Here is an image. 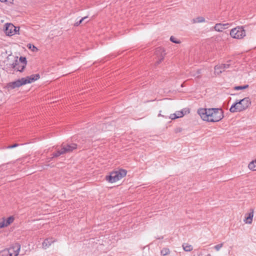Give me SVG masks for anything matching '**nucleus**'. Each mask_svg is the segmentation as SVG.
Segmentation results:
<instances>
[{
    "label": "nucleus",
    "instance_id": "21",
    "mask_svg": "<svg viewBox=\"0 0 256 256\" xmlns=\"http://www.w3.org/2000/svg\"><path fill=\"white\" fill-rule=\"evenodd\" d=\"M12 68L16 70L22 72L23 70H20L22 67L20 66V64H17V62H15V64H12Z\"/></svg>",
    "mask_w": 256,
    "mask_h": 256
},
{
    "label": "nucleus",
    "instance_id": "22",
    "mask_svg": "<svg viewBox=\"0 0 256 256\" xmlns=\"http://www.w3.org/2000/svg\"><path fill=\"white\" fill-rule=\"evenodd\" d=\"M27 46L29 49H30L32 52H37L38 50L37 48H36L34 46L30 44H28Z\"/></svg>",
    "mask_w": 256,
    "mask_h": 256
},
{
    "label": "nucleus",
    "instance_id": "3",
    "mask_svg": "<svg viewBox=\"0 0 256 256\" xmlns=\"http://www.w3.org/2000/svg\"><path fill=\"white\" fill-rule=\"evenodd\" d=\"M251 102L250 98L248 97L244 98L232 104L230 110L231 112H242L248 108Z\"/></svg>",
    "mask_w": 256,
    "mask_h": 256
},
{
    "label": "nucleus",
    "instance_id": "17",
    "mask_svg": "<svg viewBox=\"0 0 256 256\" xmlns=\"http://www.w3.org/2000/svg\"><path fill=\"white\" fill-rule=\"evenodd\" d=\"M14 220V218L13 216H10L6 220L4 218V226H7L11 224Z\"/></svg>",
    "mask_w": 256,
    "mask_h": 256
},
{
    "label": "nucleus",
    "instance_id": "15",
    "mask_svg": "<svg viewBox=\"0 0 256 256\" xmlns=\"http://www.w3.org/2000/svg\"><path fill=\"white\" fill-rule=\"evenodd\" d=\"M253 216V212L246 214L245 216V220H244L245 222L249 224H251Z\"/></svg>",
    "mask_w": 256,
    "mask_h": 256
},
{
    "label": "nucleus",
    "instance_id": "5",
    "mask_svg": "<svg viewBox=\"0 0 256 256\" xmlns=\"http://www.w3.org/2000/svg\"><path fill=\"white\" fill-rule=\"evenodd\" d=\"M126 174V170H120L118 171L112 172L109 176H106V180L112 183L114 182L125 176Z\"/></svg>",
    "mask_w": 256,
    "mask_h": 256
},
{
    "label": "nucleus",
    "instance_id": "11",
    "mask_svg": "<svg viewBox=\"0 0 256 256\" xmlns=\"http://www.w3.org/2000/svg\"><path fill=\"white\" fill-rule=\"evenodd\" d=\"M230 64H221L217 65L214 67V74H220L222 73V70H220L219 68H223V71H226L227 69L230 68Z\"/></svg>",
    "mask_w": 256,
    "mask_h": 256
},
{
    "label": "nucleus",
    "instance_id": "20",
    "mask_svg": "<svg viewBox=\"0 0 256 256\" xmlns=\"http://www.w3.org/2000/svg\"><path fill=\"white\" fill-rule=\"evenodd\" d=\"M64 154V152H63L62 148H61V149L60 150H58L56 152L52 154V158H55V157H58L60 156L62 154Z\"/></svg>",
    "mask_w": 256,
    "mask_h": 256
},
{
    "label": "nucleus",
    "instance_id": "25",
    "mask_svg": "<svg viewBox=\"0 0 256 256\" xmlns=\"http://www.w3.org/2000/svg\"><path fill=\"white\" fill-rule=\"evenodd\" d=\"M88 18V16H85L84 18H82L80 21L76 22L74 24V26H78L80 24H82V22L86 18Z\"/></svg>",
    "mask_w": 256,
    "mask_h": 256
},
{
    "label": "nucleus",
    "instance_id": "7",
    "mask_svg": "<svg viewBox=\"0 0 256 256\" xmlns=\"http://www.w3.org/2000/svg\"><path fill=\"white\" fill-rule=\"evenodd\" d=\"M19 27H16L10 23H8L5 24L4 32L8 36H13L19 32Z\"/></svg>",
    "mask_w": 256,
    "mask_h": 256
},
{
    "label": "nucleus",
    "instance_id": "26",
    "mask_svg": "<svg viewBox=\"0 0 256 256\" xmlns=\"http://www.w3.org/2000/svg\"><path fill=\"white\" fill-rule=\"evenodd\" d=\"M223 246V243L217 244L214 246V248L216 251H218Z\"/></svg>",
    "mask_w": 256,
    "mask_h": 256
},
{
    "label": "nucleus",
    "instance_id": "2",
    "mask_svg": "<svg viewBox=\"0 0 256 256\" xmlns=\"http://www.w3.org/2000/svg\"><path fill=\"white\" fill-rule=\"evenodd\" d=\"M40 78L38 74H32L26 78H22L16 81L7 84L4 87L8 91L20 88L28 84H30Z\"/></svg>",
    "mask_w": 256,
    "mask_h": 256
},
{
    "label": "nucleus",
    "instance_id": "33",
    "mask_svg": "<svg viewBox=\"0 0 256 256\" xmlns=\"http://www.w3.org/2000/svg\"><path fill=\"white\" fill-rule=\"evenodd\" d=\"M222 70V72H224V71H223V68H219V70Z\"/></svg>",
    "mask_w": 256,
    "mask_h": 256
},
{
    "label": "nucleus",
    "instance_id": "30",
    "mask_svg": "<svg viewBox=\"0 0 256 256\" xmlns=\"http://www.w3.org/2000/svg\"><path fill=\"white\" fill-rule=\"evenodd\" d=\"M191 76H196V77H198H198H199V76H198V75L196 76V74H192H192H191Z\"/></svg>",
    "mask_w": 256,
    "mask_h": 256
},
{
    "label": "nucleus",
    "instance_id": "31",
    "mask_svg": "<svg viewBox=\"0 0 256 256\" xmlns=\"http://www.w3.org/2000/svg\"><path fill=\"white\" fill-rule=\"evenodd\" d=\"M10 0H0V1L1 2H8Z\"/></svg>",
    "mask_w": 256,
    "mask_h": 256
},
{
    "label": "nucleus",
    "instance_id": "27",
    "mask_svg": "<svg viewBox=\"0 0 256 256\" xmlns=\"http://www.w3.org/2000/svg\"><path fill=\"white\" fill-rule=\"evenodd\" d=\"M5 227L4 224V218L0 220V228Z\"/></svg>",
    "mask_w": 256,
    "mask_h": 256
},
{
    "label": "nucleus",
    "instance_id": "8",
    "mask_svg": "<svg viewBox=\"0 0 256 256\" xmlns=\"http://www.w3.org/2000/svg\"><path fill=\"white\" fill-rule=\"evenodd\" d=\"M162 112L161 110L160 111V113L158 114V117L162 116L166 118H170L171 120H175V119L179 118H182L184 115V114L182 110L177 111L176 112V113L170 114V116H168V113H166L165 115H164V114H162Z\"/></svg>",
    "mask_w": 256,
    "mask_h": 256
},
{
    "label": "nucleus",
    "instance_id": "6",
    "mask_svg": "<svg viewBox=\"0 0 256 256\" xmlns=\"http://www.w3.org/2000/svg\"><path fill=\"white\" fill-rule=\"evenodd\" d=\"M230 34L232 38L241 39L246 36V32L242 26H237L232 29Z\"/></svg>",
    "mask_w": 256,
    "mask_h": 256
},
{
    "label": "nucleus",
    "instance_id": "34",
    "mask_svg": "<svg viewBox=\"0 0 256 256\" xmlns=\"http://www.w3.org/2000/svg\"><path fill=\"white\" fill-rule=\"evenodd\" d=\"M208 256H210V254Z\"/></svg>",
    "mask_w": 256,
    "mask_h": 256
},
{
    "label": "nucleus",
    "instance_id": "14",
    "mask_svg": "<svg viewBox=\"0 0 256 256\" xmlns=\"http://www.w3.org/2000/svg\"><path fill=\"white\" fill-rule=\"evenodd\" d=\"M54 242V240L52 238H47V239L45 240L44 241L42 242L43 248H48Z\"/></svg>",
    "mask_w": 256,
    "mask_h": 256
},
{
    "label": "nucleus",
    "instance_id": "29",
    "mask_svg": "<svg viewBox=\"0 0 256 256\" xmlns=\"http://www.w3.org/2000/svg\"><path fill=\"white\" fill-rule=\"evenodd\" d=\"M18 146V144H15L13 145H10V146H8L7 148H16Z\"/></svg>",
    "mask_w": 256,
    "mask_h": 256
},
{
    "label": "nucleus",
    "instance_id": "18",
    "mask_svg": "<svg viewBox=\"0 0 256 256\" xmlns=\"http://www.w3.org/2000/svg\"><path fill=\"white\" fill-rule=\"evenodd\" d=\"M248 168L252 170H256V160L251 162L248 166Z\"/></svg>",
    "mask_w": 256,
    "mask_h": 256
},
{
    "label": "nucleus",
    "instance_id": "13",
    "mask_svg": "<svg viewBox=\"0 0 256 256\" xmlns=\"http://www.w3.org/2000/svg\"><path fill=\"white\" fill-rule=\"evenodd\" d=\"M16 62H17V64H20L22 68L20 70H23L26 65V58L20 57L19 60H16Z\"/></svg>",
    "mask_w": 256,
    "mask_h": 256
},
{
    "label": "nucleus",
    "instance_id": "9",
    "mask_svg": "<svg viewBox=\"0 0 256 256\" xmlns=\"http://www.w3.org/2000/svg\"><path fill=\"white\" fill-rule=\"evenodd\" d=\"M156 55L158 58V60L156 62V64H159L164 59L166 55L165 50L163 48H158L156 49L155 52Z\"/></svg>",
    "mask_w": 256,
    "mask_h": 256
},
{
    "label": "nucleus",
    "instance_id": "19",
    "mask_svg": "<svg viewBox=\"0 0 256 256\" xmlns=\"http://www.w3.org/2000/svg\"><path fill=\"white\" fill-rule=\"evenodd\" d=\"M182 248H183V249L186 252H190L192 250V246L188 244H182Z\"/></svg>",
    "mask_w": 256,
    "mask_h": 256
},
{
    "label": "nucleus",
    "instance_id": "16",
    "mask_svg": "<svg viewBox=\"0 0 256 256\" xmlns=\"http://www.w3.org/2000/svg\"><path fill=\"white\" fill-rule=\"evenodd\" d=\"M205 21V18L202 16H198L192 20V24L204 22Z\"/></svg>",
    "mask_w": 256,
    "mask_h": 256
},
{
    "label": "nucleus",
    "instance_id": "4",
    "mask_svg": "<svg viewBox=\"0 0 256 256\" xmlns=\"http://www.w3.org/2000/svg\"><path fill=\"white\" fill-rule=\"evenodd\" d=\"M20 249V245L16 243L9 248H6L0 252V256H17Z\"/></svg>",
    "mask_w": 256,
    "mask_h": 256
},
{
    "label": "nucleus",
    "instance_id": "1",
    "mask_svg": "<svg viewBox=\"0 0 256 256\" xmlns=\"http://www.w3.org/2000/svg\"><path fill=\"white\" fill-rule=\"evenodd\" d=\"M198 113L204 120L208 122H219L224 116L222 110L218 108H200Z\"/></svg>",
    "mask_w": 256,
    "mask_h": 256
},
{
    "label": "nucleus",
    "instance_id": "28",
    "mask_svg": "<svg viewBox=\"0 0 256 256\" xmlns=\"http://www.w3.org/2000/svg\"><path fill=\"white\" fill-rule=\"evenodd\" d=\"M170 41H172V42H174V43H176V44H179V43H180V42H179L178 41V40H176V38H175L174 36H172L170 37Z\"/></svg>",
    "mask_w": 256,
    "mask_h": 256
},
{
    "label": "nucleus",
    "instance_id": "24",
    "mask_svg": "<svg viewBox=\"0 0 256 256\" xmlns=\"http://www.w3.org/2000/svg\"><path fill=\"white\" fill-rule=\"evenodd\" d=\"M170 253V250L168 248H164L161 250V254L163 256H166Z\"/></svg>",
    "mask_w": 256,
    "mask_h": 256
},
{
    "label": "nucleus",
    "instance_id": "32",
    "mask_svg": "<svg viewBox=\"0 0 256 256\" xmlns=\"http://www.w3.org/2000/svg\"><path fill=\"white\" fill-rule=\"evenodd\" d=\"M200 72H200V70H197V72H196V74H200Z\"/></svg>",
    "mask_w": 256,
    "mask_h": 256
},
{
    "label": "nucleus",
    "instance_id": "23",
    "mask_svg": "<svg viewBox=\"0 0 256 256\" xmlns=\"http://www.w3.org/2000/svg\"><path fill=\"white\" fill-rule=\"evenodd\" d=\"M248 85L246 84V85H245L244 86H235L234 88L235 90H242L246 89V88H248Z\"/></svg>",
    "mask_w": 256,
    "mask_h": 256
},
{
    "label": "nucleus",
    "instance_id": "12",
    "mask_svg": "<svg viewBox=\"0 0 256 256\" xmlns=\"http://www.w3.org/2000/svg\"><path fill=\"white\" fill-rule=\"evenodd\" d=\"M229 26V24H221V23H218L216 24L214 26V28L216 31L221 32L224 30H225L227 28H228Z\"/></svg>",
    "mask_w": 256,
    "mask_h": 256
},
{
    "label": "nucleus",
    "instance_id": "10",
    "mask_svg": "<svg viewBox=\"0 0 256 256\" xmlns=\"http://www.w3.org/2000/svg\"><path fill=\"white\" fill-rule=\"evenodd\" d=\"M61 148L64 152V154L69 153L72 152L74 150L77 148V144L74 143L70 144H64L61 145Z\"/></svg>",
    "mask_w": 256,
    "mask_h": 256
}]
</instances>
